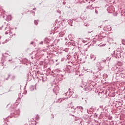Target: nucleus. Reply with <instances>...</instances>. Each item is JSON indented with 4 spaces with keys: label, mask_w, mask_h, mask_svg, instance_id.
<instances>
[{
    "label": "nucleus",
    "mask_w": 125,
    "mask_h": 125,
    "mask_svg": "<svg viewBox=\"0 0 125 125\" xmlns=\"http://www.w3.org/2000/svg\"><path fill=\"white\" fill-rule=\"evenodd\" d=\"M34 43V42H31L30 44H33Z\"/></svg>",
    "instance_id": "obj_24"
},
{
    "label": "nucleus",
    "mask_w": 125,
    "mask_h": 125,
    "mask_svg": "<svg viewBox=\"0 0 125 125\" xmlns=\"http://www.w3.org/2000/svg\"><path fill=\"white\" fill-rule=\"evenodd\" d=\"M80 0H76V1H72V3H78V2H79V1Z\"/></svg>",
    "instance_id": "obj_13"
},
{
    "label": "nucleus",
    "mask_w": 125,
    "mask_h": 125,
    "mask_svg": "<svg viewBox=\"0 0 125 125\" xmlns=\"http://www.w3.org/2000/svg\"><path fill=\"white\" fill-rule=\"evenodd\" d=\"M68 98H69V97H65L62 98V99H63V100H65V99H68Z\"/></svg>",
    "instance_id": "obj_17"
},
{
    "label": "nucleus",
    "mask_w": 125,
    "mask_h": 125,
    "mask_svg": "<svg viewBox=\"0 0 125 125\" xmlns=\"http://www.w3.org/2000/svg\"><path fill=\"white\" fill-rule=\"evenodd\" d=\"M4 121L6 124V125H7V123H8V122H9L8 120H7V119H4Z\"/></svg>",
    "instance_id": "obj_12"
},
{
    "label": "nucleus",
    "mask_w": 125,
    "mask_h": 125,
    "mask_svg": "<svg viewBox=\"0 0 125 125\" xmlns=\"http://www.w3.org/2000/svg\"><path fill=\"white\" fill-rule=\"evenodd\" d=\"M122 43H123V44H125V40H122Z\"/></svg>",
    "instance_id": "obj_20"
},
{
    "label": "nucleus",
    "mask_w": 125,
    "mask_h": 125,
    "mask_svg": "<svg viewBox=\"0 0 125 125\" xmlns=\"http://www.w3.org/2000/svg\"><path fill=\"white\" fill-rule=\"evenodd\" d=\"M53 92L55 93H56V95H57V94L58 93V92H59V87L58 86L55 87L53 88Z\"/></svg>",
    "instance_id": "obj_3"
},
{
    "label": "nucleus",
    "mask_w": 125,
    "mask_h": 125,
    "mask_svg": "<svg viewBox=\"0 0 125 125\" xmlns=\"http://www.w3.org/2000/svg\"><path fill=\"white\" fill-rule=\"evenodd\" d=\"M42 81H43V79H42Z\"/></svg>",
    "instance_id": "obj_36"
},
{
    "label": "nucleus",
    "mask_w": 125,
    "mask_h": 125,
    "mask_svg": "<svg viewBox=\"0 0 125 125\" xmlns=\"http://www.w3.org/2000/svg\"><path fill=\"white\" fill-rule=\"evenodd\" d=\"M63 4H66V2H63Z\"/></svg>",
    "instance_id": "obj_25"
},
{
    "label": "nucleus",
    "mask_w": 125,
    "mask_h": 125,
    "mask_svg": "<svg viewBox=\"0 0 125 125\" xmlns=\"http://www.w3.org/2000/svg\"><path fill=\"white\" fill-rule=\"evenodd\" d=\"M8 18L9 20H11V19H12L11 16L9 15L8 16Z\"/></svg>",
    "instance_id": "obj_16"
},
{
    "label": "nucleus",
    "mask_w": 125,
    "mask_h": 125,
    "mask_svg": "<svg viewBox=\"0 0 125 125\" xmlns=\"http://www.w3.org/2000/svg\"><path fill=\"white\" fill-rule=\"evenodd\" d=\"M71 44H72V45H73V46H76V42H75L74 41H72L70 42Z\"/></svg>",
    "instance_id": "obj_10"
},
{
    "label": "nucleus",
    "mask_w": 125,
    "mask_h": 125,
    "mask_svg": "<svg viewBox=\"0 0 125 125\" xmlns=\"http://www.w3.org/2000/svg\"><path fill=\"white\" fill-rule=\"evenodd\" d=\"M106 31H107V32H110V31L112 30V27L110 26H106L105 27Z\"/></svg>",
    "instance_id": "obj_4"
},
{
    "label": "nucleus",
    "mask_w": 125,
    "mask_h": 125,
    "mask_svg": "<svg viewBox=\"0 0 125 125\" xmlns=\"http://www.w3.org/2000/svg\"><path fill=\"white\" fill-rule=\"evenodd\" d=\"M55 72H60V70L58 69H57L55 70Z\"/></svg>",
    "instance_id": "obj_19"
},
{
    "label": "nucleus",
    "mask_w": 125,
    "mask_h": 125,
    "mask_svg": "<svg viewBox=\"0 0 125 125\" xmlns=\"http://www.w3.org/2000/svg\"><path fill=\"white\" fill-rule=\"evenodd\" d=\"M67 93H66L64 94H63V95L64 96H67Z\"/></svg>",
    "instance_id": "obj_22"
},
{
    "label": "nucleus",
    "mask_w": 125,
    "mask_h": 125,
    "mask_svg": "<svg viewBox=\"0 0 125 125\" xmlns=\"http://www.w3.org/2000/svg\"><path fill=\"white\" fill-rule=\"evenodd\" d=\"M6 54H4V55H2L3 56H4V55H6Z\"/></svg>",
    "instance_id": "obj_27"
},
{
    "label": "nucleus",
    "mask_w": 125,
    "mask_h": 125,
    "mask_svg": "<svg viewBox=\"0 0 125 125\" xmlns=\"http://www.w3.org/2000/svg\"><path fill=\"white\" fill-rule=\"evenodd\" d=\"M52 116H53V118H54V115H52Z\"/></svg>",
    "instance_id": "obj_31"
},
{
    "label": "nucleus",
    "mask_w": 125,
    "mask_h": 125,
    "mask_svg": "<svg viewBox=\"0 0 125 125\" xmlns=\"http://www.w3.org/2000/svg\"><path fill=\"white\" fill-rule=\"evenodd\" d=\"M122 15H125V10H123L121 11Z\"/></svg>",
    "instance_id": "obj_11"
},
{
    "label": "nucleus",
    "mask_w": 125,
    "mask_h": 125,
    "mask_svg": "<svg viewBox=\"0 0 125 125\" xmlns=\"http://www.w3.org/2000/svg\"><path fill=\"white\" fill-rule=\"evenodd\" d=\"M95 8H99L98 7H96Z\"/></svg>",
    "instance_id": "obj_30"
},
{
    "label": "nucleus",
    "mask_w": 125,
    "mask_h": 125,
    "mask_svg": "<svg viewBox=\"0 0 125 125\" xmlns=\"http://www.w3.org/2000/svg\"><path fill=\"white\" fill-rule=\"evenodd\" d=\"M73 0V1H77V0Z\"/></svg>",
    "instance_id": "obj_29"
},
{
    "label": "nucleus",
    "mask_w": 125,
    "mask_h": 125,
    "mask_svg": "<svg viewBox=\"0 0 125 125\" xmlns=\"http://www.w3.org/2000/svg\"><path fill=\"white\" fill-rule=\"evenodd\" d=\"M99 70H100V69H99V68H98V70L96 72H98V71H99Z\"/></svg>",
    "instance_id": "obj_26"
},
{
    "label": "nucleus",
    "mask_w": 125,
    "mask_h": 125,
    "mask_svg": "<svg viewBox=\"0 0 125 125\" xmlns=\"http://www.w3.org/2000/svg\"><path fill=\"white\" fill-rule=\"evenodd\" d=\"M77 108L80 110L81 112H83V106H78Z\"/></svg>",
    "instance_id": "obj_9"
},
{
    "label": "nucleus",
    "mask_w": 125,
    "mask_h": 125,
    "mask_svg": "<svg viewBox=\"0 0 125 125\" xmlns=\"http://www.w3.org/2000/svg\"><path fill=\"white\" fill-rule=\"evenodd\" d=\"M35 9H36V8H33V10H35Z\"/></svg>",
    "instance_id": "obj_32"
},
{
    "label": "nucleus",
    "mask_w": 125,
    "mask_h": 125,
    "mask_svg": "<svg viewBox=\"0 0 125 125\" xmlns=\"http://www.w3.org/2000/svg\"><path fill=\"white\" fill-rule=\"evenodd\" d=\"M18 99H21V97H19Z\"/></svg>",
    "instance_id": "obj_28"
},
{
    "label": "nucleus",
    "mask_w": 125,
    "mask_h": 125,
    "mask_svg": "<svg viewBox=\"0 0 125 125\" xmlns=\"http://www.w3.org/2000/svg\"><path fill=\"white\" fill-rule=\"evenodd\" d=\"M56 62H57V60H56Z\"/></svg>",
    "instance_id": "obj_35"
},
{
    "label": "nucleus",
    "mask_w": 125,
    "mask_h": 125,
    "mask_svg": "<svg viewBox=\"0 0 125 125\" xmlns=\"http://www.w3.org/2000/svg\"><path fill=\"white\" fill-rule=\"evenodd\" d=\"M14 115H15L16 116H17L18 115V116H19V115H20V110H19V109H18V110H15L14 113H13Z\"/></svg>",
    "instance_id": "obj_5"
},
{
    "label": "nucleus",
    "mask_w": 125,
    "mask_h": 125,
    "mask_svg": "<svg viewBox=\"0 0 125 125\" xmlns=\"http://www.w3.org/2000/svg\"><path fill=\"white\" fill-rule=\"evenodd\" d=\"M89 3H90V1L89 2Z\"/></svg>",
    "instance_id": "obj_33"
},
{
    "label": "nucleus",
    "mask_w": 125,
    "mask_h": 125,
    "mask_svg": "<svg viewBox=\"0 0 125 125\" xmlns=\"http://www.w3.org/2000/svg\"><path fill=\"white\" fill-rule=\"evenodd\" d=\"M10 61H12V58H11L10 56L5 58V59H4V62H2V66H3V65H4V64L3 63H5V62H10Z\"/></svg>",
    "instance_id": "obj_2"
},
{
    "label": "nucleus",
    "mask_w": 125,
    "mask_h": 125,
    "mask_svg": "<svg viewBox=\"0 0 125 125\" xmlns=\"http://www.w3.org/2000/svg\"><path fill=\"white\" fill-rule=\"evenodd\" d=\"M36 119H39V115H37L36 116Z\"/></svg>",
    "instance_id": "obj_23"
},
{
    "label": "nucleus",
    "mask_w": 125,
    "mask_h": 125,
    "mask_svg": "<svg viewBox=\"0 0 125 125\" xmlns=\"http://www.w3.org/2000/svg\"><path fill=\"white\" fill-rule=\"evenodd\" d=\"M92 6V5H90V6H87L86 7V8H87V9H91V8H90V7H91Z\"/></svg>",
    "instance_id": "obj_15"
},
{
    "label": "nucleus",
    "mask_w": 125,
    "mask_h": 125,
    "mask_svg": "<svg viewBox=\"0 0 125 125\" xmlns=\"http://www.w3.org/2000/svg\"><path fill=\"white\" fill-rule=\"evenodd\" d=\"M95 13H96V14H98V11L95 10Z\"/></svg>",
    "instance_id": "obj_21"
},
{
    "label": "nucleus",
    "mask_w": 125,
    "mask_h": 125,
    "mask_svg": "<svg viewBox=\"0 0 125 125\" xmlns=\"http://www.w3.org/2000/svg\"><path fill=\"white\" fill-rule=\"evenodd\" d=\"M90 59H93V61H95L96 59V57L94 56L93 55H90Z\"/></svg>",
    "instance_id": "obj_6"
},
{
    "label": "nucleus",
    "mask_w": 125,
    "mask_h": 125,
    "mask_svg": "<svg viewBox=\"0 0 125 125\" xmlns=\"http://www.w3.org/2000/svg\"><path fill=\"white\" fill-rule=\"evenodd\" d=\"M35 86H31L30 87V90L31 91H33V90H34L35 89Z\"/></svg>",
    "instance_id": "obj_8"
},
{
    "label": "nucleus",
    "mask_w": 125,
    "mask_h": 125,
    "mask_svg": "<svg viewBox=\"0 0 125 125\" xmlns=\"http://www.w3.org/2000/svg\"><path fill=\"white\" fill-rule=\"evenodd\" d=\"M9 77H10V75L8 74V77L7 78H4V80L5 81H7V80H8L9 79Z\"/></svg>",
    "instance_id": "obj_14"
},
{
    "label": "nucleus",
    "mask_w": 125,
    "mask_h": 125,
    "mask_svg": "<svg viewBox=\"0 0 125 125\" xmlns=\"http://www.w3.org/2000/svg\"><path fill=\"white\" fill-rule=\"evenodd\" d=\"M121 49H118L114 51V56L116 58H120L121 57Z\"/></svg>",
    "instance_id": "obj_1"
},
{
    "label": "nucleus",
    "mask_w": 125,
    "mask_h": 125,
    "mask_svg": "<svg viewBox=\"0 0 125 125\" xmlns=\"http://www.w3.org/2000/svg\"><path fill=\"white\" fill-rule=\"evenodd\" d=\"M34 24H35V25H38V21H34Z\"/></svg>",
    "instance_id": "obj_18"
},
{
    "label": "nucleus",
    "mask_w": 125,
    "mask_h": 125,
    "mask_svg": "<svg viewBox=\"0 0 125 125\" xmlns=\"http://www.w3.org/2000/svg\"><path fill=\"white\" fill-rule=\"evenodd\" d=\"M5 30H7V31H6L5 32V35H7L9 32H10V30H9V27H5Z\"/></svg>",
    "instance_id": "obj_7"
},
{
    "label": "nucleus",
    "mask_w": 125,
    "mask_h": 125,
    "mask_svg": "<svg viewBox=\"0 0 125 125\" xmlns=\"http://www.w3.org/2000/svg\"><path fill=\"white\" fill-rule=\"evenodd\" d=\"M3 43H4V42H3Z\"/></svg>",
    "instance_id": "obj_34"
}]
</instances>
